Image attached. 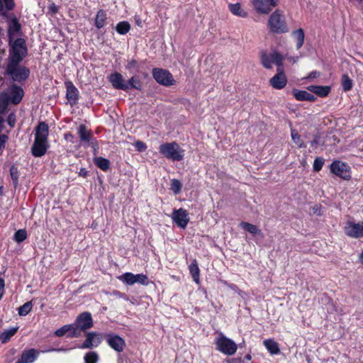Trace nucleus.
Instances as JSON below:
<instances>
[{"label": "nucleus", "instance_id": "obj_18", "mask_svg": "<svg viewBox=\"0 0 363 363\" xmlns=\"http://www.w3.org/2000/svg\"><path fill=\"white\" fill-rule=\"evenodd\" d=\"M49 147L48 141L35 139L32 147L33 155L35 157L44 155Z\"/></svg>", "mask_w": 363, "mask_h": 363}, {"label": "nucleus", "instance_id": "obj_55", "mask_svg": "<svg viewBox=\"0 0 363 363\" xmlns=\"http://www.w3.org/2000/svg\"><path fill=\"white\" fill-rule=\"evenodd\" d=\"M359 260L361 264L363 266V250L359 255Z\"/></svg>", "mask_w": 363, "mask_h": 363}, {"label": "nucleus", "instance_id": "obj_31", "mask_svg": "<svg viewBox=\"0 0 363 363\" xmlns=\"http://www.w3.org/2000/svg\"><path fill=\"white\" fill-rule=\"evenodd\" d=\"M18 328L14 327L7 330H5L0 334V341L2 343L7 342L12 336H13L18 331Z\"/></svg>", "mask_w": 363, "mask_h": 363}, {"label": "nucleus", "instance_id": "obj_23", "mask_svg": "<svg viewBox=\"0 0 363 363\" xmlns=\"http://www.w3.org/2000/svg\"><path fill=\"white\" fill-rule=\"evenodd\" d=\"M292 93L295 99L298 101H314L315 100V97L306 91L294 89Z\"/></svg>", "mask_w": 363, "mask_h": 363}, {"label": "nucleus", "instance_id": "obj_8", "mask_svg": "<svg viewBox=\"0 0 363 363\" xmlns=\"http://www.w3.org/2000/svg\"><path fill=\"white\" fill-rule=\"evenodd\" d=\"M345 235L350 238L358 239L363 238V221L356 223L353 220H348L344 226Z\"/></svg>", "mask_w": 363, "mask_h": 363}, {"label": "nucleus", "instance_id": "obj_47", "mask_svg": "<svg viewBox=\"0 0 363 363\" xmlns=\"http://www.w3.org/2000/svg\"><path fill=\"white\" fill-rule=\"evenodd\" d=\"M7 140L8 137L6 135H0V155L2 154V152L5 148V144Z\"/></svg>", "mask_w": 363, "mask_h": 363}, {"label": "nucleus", "instance_id": "obj_48", "mask_svg": "<svg viewBox=\"0 0 363 363\" xmlns=\"http://www.w3.org/2000/svg\"><path fill=\"white\" fill-rule=\"evenodd\" d=\"M7 10H12L14 8L15 4L13 0H2Z\"/></svg>", "mask_w": 363, "mask_h": 363}, {"label": "nucleus", "instance_id": "obj_40", "mask_svg": "<svg viewBox=\"0 0 363 363\" xmlns=\"http://www.w3.org/2000/svg\"><path fill=\"white\" fill-rule=\"evenodd\" d=\"M84 359L85 363H96L99 359V356L96 352H89L85 354Z\"/></svg>", "mask_w": 363, "mask_h": 363}, {"label": "nucleus", "instance_id": "obj_38", "mask_svg": "<svg viewBox=\"0 0 363 363\" xmlns=\"http://www.w3.org/2000/svg\"><path fill=\"white\" fill-rule=\"evenodd\" d=\"M33 304L30 301L25 303L18 308V314L21 316L26 315L32 310Z\"/></svg>", "mask_w": 363, "mask_h": 363}, {"label": "nucleus", "instance_id": "obj_54", "mask_svg": "<svg viewBox=\"0 0 363 363\" xmlns=\"http://www.w3.org/2000/svg\"><path fill=\"white\" fill-rule=\"evenodd\" d=\"M289 60L294 64L298 60V57H289Z\"/></svg>", "mask_w": 363, "mask_h": 363}, {"label": "nucleus", "instance_id": "obj_7", "mask_svg": "<svg viewBox=\"0 0 363 363\" xmlns=\"http://www.w3.org/2000/svg\"><path fill=\"white\" fill-rule=\"evenodd\" d=\"M118 279L122 282L125 283L130 286L136 283H139L144 286H147L149 284L148 277L144 274H134L130 272H125L119 276Z\"/></svg>", "mask_w": 363, "mask_h": 363}, {"label": "nucleus", "instance_id": "obj_12", "mask_svg": "<svg viewBox=\"0 0 363 363\" xmlns=\"http://www.w3.org/2000/svg\"><path fill=\"white\" fill-rule=\"evenodd\" d=\"M76 330L80 329L81 330L85 331L92 328L93 319L91 315L89 312H84L78 315L74 324H73Z\"/></svg>", "mask_w": 363, "mask_h": 363}, {"label": "nucleus", "instance_id": "obj_33", "mask_svg": "<svg viewBox=\"0 0 363 363\" xmlns=\"http://www.w3.org/2000/svg\"><path fill=\"white\" fill-rule=\"evenodd\" d=\"M94 162L99 168L103 171H106L110 167L109 160L102 157H94Z\"/></svg>", "mask_w": 363, "mask_h": 363}, {"label": "nucleus", "instance_id": "obj_60", "mask_svg": "<svg viewBox=\"0 0 363 363\" xmlns=\"http://www.w3.org/2000/svg\"><path fill=\"white\" fill-rule=\"evenodd\" d=\"M4 6L2 4V0H0V11L3 10Z\"/></svg>", "mask_w": 363, "mask_h": 363}, {"label": "nucleus", "instance_id": "obj_46", "mask_svg": "<svg viewBox=\"0 0 363 363\" xmlns=\"http://www.w3.org/2000/svg\"><path fill=\"white\" fill-rule=\"evenodd\" d=\"M134 145L138 152H143L147 149V145H145V143L140 140L136 141L134 143Z\"/></svg>", "mask_w": 363, "mask_h": 363}, {"label": "nucleus", "instance_id": "obj_41", "mask_svg": "<svg viewBox=\"0 0 363 363\" xmlns=\"http://www.w3.org/2000/svg\"><path fill=\"white\" fill-rule=\"evenodd\" d=\"M291 135L293 141L299 147H303V143L301 139V136L299 135L298 131L295 129L291 130Z\"/></svg>", "mask_w": 363, "mask_h": 363}, {"label": "nucleus", "instance_id": "obj_2", "mask_svg": "<svg viewBox=\"0 0 363 363\" xmlns=\"http://www.w3.org/2000/svg\"><path fill=\"white\" fill-rule=\"evenodd\" d=\"M159 150L163 156L172 161H180L184 158V150L175 142L163 143Z\"/></svg>", "mask_w": 363, "mask_h": 363}, {"label": "nucleus", "instance_id": "obj_1", "mask_svg": "<svg viewBox=\"0 0 363 363\" xmlns=\"http://www.w3.org/2000/svg\"><path fill=\"white\" fill-rule=\"evenodd\" d=\"M21 62L8 61L6 67V74L9 75L16 82L26 80L30 74L29 69L25 66L20 65Z\"/></svg>", "mask_w": 363, "mask_h": 363}, {"label": "nucleus", "instance_id": "obj_56", "mask_svg": "<svg viewBox=\"0 0 363 363\" xmlns=\"http://www.w3.org/2000/svg\"><path fill=\"white\" fill-rule=\"evenodd\" d=\"M65 137L67 140H69L71 138H73L72 135L70 133L66 134Z\"/></svg>", "mask_w": 363, "mask_h": 363}, {"label": "nucleus", "instance_id": "obj_58", "mask_svg": "<svg viewBox=\"0 0 363 363\" xmlns=\"http://www.w3.org/2000/svg\"><path fill=\"white\" fill-rule=\"evenodd\" d=\"M91 144L94 146V154L96 155V147L95 146H96V143H93L91 142Z\"/></svg>", "mask_w": 363, "mask_h": 363}, {"label": "nucleus", "instance_id": "obj_30", "mask_svg": "<svg viewBox=\"0 0 363 363\" xmlns=\"http://www.w3.org/2000/svg\"><path fill=\"white\" fill-rule=\"evenodd\" d=\"M107 18L106 13L104 10H99L95 18V26L97 28H103Z\"/></svg>", "mask_w": 363, "mask_h": 363}, {"label": "nucleus", "instance_id": "obj_13", "mask_svg": "<svg viewBox=\"0 0 363 363\" xmlns=\"http://www.w3.org/2000/svg\"><path fill=\"white\" fill-rule=\"evenodd\" d=\"M172 218L174 223H175L179 227L184 229L189 221V218L186 210L179 208L174 210L172 215Z\"/></svg>", "mask_w": 363, "mask_h": 363}, {"label": "nucleus", "instance_id": "obj_5", "mask_svg": "<svg viewBox=\"0 0 363 363\" xmlns=\"http://www.w3.org/2000/svg\"><path fill=\"white\" fill-rule=\"evenodd\" d=\"M216 345L217 350L225 354L233 355L237 351V345L223 334L216 338Z\"/></svg>", "mask_w": 363, "mask_h": 363}, {"label": "nucleus", "instance_id": "obj_63", "mask_svg": "<svg viewBox=\"0 0 363 363\" xmlns=\"http://www.w3.org/2000/svg\"><path fill=\"white\" fill-rule=\"evenodd\" d=\"M13 171V168L11 169V172ZM11 174L13 175V172H11Z\"/></svg>", "mask_w": 363, "mask_h": 363}, {"label": "nucleus", "instance_id": "obj_10", "mask_svg": "<svg viewBox=\"0 0 363 363\" xmlns=\"http://www.w3.org/2000/svg\"><path fill=\"white\" fill-rule=\"evenodd\" d=\"M152 75L156 82L163 86H168L175 84L172 74L167 70L155 68L152 71Z\"/></svg>", "mask_w": 363, "mask_h": 363}, {"label": "nucleus", "instance_id": "obj_6", "mask_svg": "<svg viewBox=\"0 0 363 363\" xmlns=\"http://www.w3.org/2000/svg\"><path fill=\"white\" fill-rule=\"evenodd\" d=\"M330 169L333 174L344 180H350L351 179V168L344 162L340 160L333 161L330 166Z\"/></svg>", "mask_w": 363, "mask_h": 363}, {"label": "nucleus", "instance_id": "obj_39", "mask_svg": "<svg viewBox=\"0 0 363 363\" xmlns=\"http://www.w3.org/2000/svg\"><path fill=\"white\" fill-rule=\"evenodd\" d=\"M9 97L7 94L3 93L0 94V112H4L8 106Z\"/></svg>", "mask_w": 363, "mask_h": 363}, {"label": "nucleus", "instance_id": "obj_42", "mask_svg": "<svg viewBox=\"0 0 363 363\" xmlns=\"http://www.w3.org/2000/svg\"><path fill=\"white\" fill-rule=\"evenodd\" d=\"M27 238L26 230L24 229H20L17 230L14 234V240L20 243L24 241Z\"/></svg>", "mask_w": 363, "mask_h": 363}, {"label": "nucleus", "instance_id": "obj_28", "mask_svg": "<svg viewBox=\"0 0 363 363\" xmlns=\"http://www.w3.org/2000/svg\"><path fill=\"white\" fill-rule=\"evenodd\" d=\"M240 227L253 235H262V232L259 228L252 223L243 221L240 223Z\"/></svg>", "mask_w": 363, "mask_h": 363}, {"label": "nucleus", "instance_id": "obj_4", "mask_svg": "<svg viewBox=\"0 0 363 363\" xmlns=\"http://www.w3.org/2000/svg\"><path fill=\"white\" fill-rule=\"evenodd\" d=\"M268 25L274 33H285L288 30L285 18L279 10H276L269 16Z\"/></svg>", "mask_w": 363, "mask_h": 363}, {"label": "nucleus", "instance_id": "obj_50", "mask_svg": "<svg viewBox=\"0 0 363 363\" xmlns=\"http://www.w3.org/2000/svg\"><path fill=\"white\" fill-rule=\"evenodd\" d=\"M137 61L135 60H131L128 62L126 68L128 69H131L135 68L137 66Z\"/></svg>", "mask_w": 363, "mask_h": 363}, {"label": "nucleus", "instance_id": "obj_32", "mask_svg": "<svg viewBox=\"0 0 363 363\" xmlns=\"http://www.w3.org/2000/svg\"><path fill=\"white\" fill-rule=\"evenodd\" d=\"M78 134L82 141L90 143L91 133L87 130L84 125H80L78 128Z\"/></svg>", "mask_w": 363, "mask_h": 363}, {"label": "nucleus", "instance_id": "obj_29", "mask_svg": "<svg viewBox=\"0 0 363 363\" xmlns=\"http://www.w3.org/2000/svg\"><path fill=\"white\" fill-rule=\"evenodd\" d=\"M292 35L296 43V49L299 50L304 43L305 35L303 30L302 28H299L292 33Z\"/></svg>", "mask_w": 363, "mask_h": 363}, {"label": "nucleus", "instance_id": "obj_14", "mask_svg": "<svg viewBox=\"0 0 363 363\" xmlns=\"http://www.w3.org/2000/svg\"><path fill=\"white\" fill-rule=\"evenodd\" d=\"M101 335L99 333L91 332L86 334L84 342L79 346L80 349H91L99 346L101 342Z\"/></svg>", "mask_w": 363, "mask_h": 363}, {"label": "nucleus", "instance_id": "obj_52", "mask_svg": "<svg viewBox=\"0 0 363 363\" xmlns=\"http://www.w3.org/2000/svg\"><path fill=\"white\" fill-rule=\"evenodd\" d=\"M79 176L86 177L87 175V171L85 168H82L79 172Z\"/></svg>", "mask_w": 363, "mask_h": 363}, {"label": "nucleus", "instance_id": "obj_19", "mask_svg": "<svg viewBox=\"0 0 363 363\" xmlns=\"http://www.w3.org/2000/svg\"><path fill=\"white\" fill-rule=\"evenodd\" d=\"M65 85L67 89V99L71 106H74L77 104L78 100V90L70 82H66Z\"/></svg>", "mask_w": 363, "mask_h": 363}, {"label": "nucleus", "instance_id": "obj_25", "mask_svg": "<svg viewBox=\"0 0 363 363\" xmlns=\"http://www.w3.org/2000/svg\"><path fill=\"white\" fill-rule=\"evenodd\" d=\"M308 89L313 93L317 94L318 96L325 97L328 95L330 91V86H315L312 85L308 87Z\"/></svg>", "mask_w": 363, "mask_h": 363}, {"label": "nucleus", "instance_id": "obj_51", "mask_svg": "<svg viewBox=\"0 0 363 363\" xmlns=\"http://www.w3.org/2000/svg\"><path fill=\"white\" fill-rule=\"evenodd\" d=\"M320 76V72H317V71H313V72H311L308 78H310V79H314V78H316Z\"/></svg>", "mask_w": 363, "mask_h": 363}, {"label": "nucleus", "instance_id": "obj_26", "mask_svg": "<svg viewBox=\"0 0 363 363\" xmlns=\"http://www.w3.org/2000/svg\"><path fill=\"white\" fill-rule=\"evenodd\" d=\"M228 9L235 16L240 18H246L248 14L241 6L240 3L229 4Z\"/></svg>", "mask_w": 363, "mask_h": 363}, {"label": "nucleus", "instance_id": "obj_15", "mask_svg": "<svg viewBox=\"0 0 363 363\" xmlns=\"http://www.w3.org/2000/svg\"><path fill=\"white\" fill-rule=\"evenodd\" d=\"M109 82L113 88L116 89H121L123 91H127L129 89V85L127 84L121 75V74L118 72H115L111 74L109 77Z\"/></svg>", "mask_w": 363, "mask_h": 363}, {"label": "nucleus", "instance_id": "obj_44", "mask_svg": "<svg viewBox=\"0 0 363 363\" xmlns=\"http://www.w3.org/2000/svg\"><path fill=\"white\" fill-rule=\"evenodd\" d=\"M21 30V25L16 20H13L9 27V35L13 33L18 32ZM11 41V36H10V42Z\"/></svg>", "mask_w": 363, "mask_h": 363}, {"label": "nucleus", "instance_id": "obj_45", "mask_svg": "<svg viewBox=\"0 0 363 363\" xmlns=\"http://www.w3.org/2000/svg\"><path fill=\"white\" fill-rule=\"evenodd\" d=\"M324 164V160L320 157H316L313 162V169L316 172L320 171Z\"/></svg>", "mask_w": 363, "mask_h": 363}, {"label": "nucleus", "instance_id": "obj_21", "mask_svg": "<svg viewBox=\"0 0 363 363\" xmlns=\"http://www.w3.org/2000/svg\"><path fill=\"white\" fill-rule=\"evenodd\" d=\"M48 125L45 122H40L35 130V139L48 141Z\"/></svg>", "mask_w": 363, "mask_h": 363}, {"label": "nucleus", "instance_id": "obj_20", "mask_svg": "<svg viewBox=\"0 0 363 363\" xmlns=\"http://www.w3.org/2000/svg\"><path fill=\"white\" fill-rule=\"evenodd\" d=\"M9 94L10 96H9V97L10 101L13 104H17L20 103L23 96V90L20 86L13 84L11 86Z\"/></svg>", "mask_w": 363, "mask_h": 363}, {"label": "nucleus", "instance_id": "obj_34", "mask_svg": "<svg viewBox=\"0 0 363 363\" xmlns=\"http://www.w3.org/2000/svg\"><path fill=\"white\" fill-rule=\"evenodd\" d=\"M189 271L193 277L194 281L198 284L199 282L200 270L196 260L193 261L190 264Z\"/></svg>", "mask_w": 363, "mask_h": 363}, {"label": "nucleus", "instance_id": "obj_59", "mask_svg": "<svg viewBox=\"0 0 363 363\" xmlns=\"http://www.w3.org/2000/svg\"><path fill=\"white\" fill-rule=\"evenodd\" d=\"M350 1H352V2H356L358 4H361L362 0H350Z\"/></svg>", "mask_w": 363, "mask_h": 363}, {"label": "nucleus", "instance_id": "obj_35", "mask_svg": "<svg viewBox=\"0 0 363 363\" xmlns=\"http://www.w3.org/2000/svg\"><path fill=\"white\" fill-rule=\"evenodd\" d=\"M130 25L127 21H122L116 25V30L121 35H125L129 32Z\"/></svg>", "mask_w": 363, "mask_h": 363}, {"label": "nucleus", "instance_id": "obj_37", "mask_svg": "<svg viewBox=\"0 0 363 363\" xmlns=\"http://www.w3.org/2000/svg\"><path fill=\"white\" fill-rule=\"evenodd\" d=\"M352 80L347 74L342 77V86L344 91H350L352 88Z\"/></svg>", "mask_w": 363, "mask_h": 363}, {"label": "nucleus", "instance_id": "obj_27", "mask_svg": "<svg viewBox=\"0 0 363 363\" xmlns=\"http://www.w3.org/2000/svg\"><path fill=\"white\" fill-rule=\"evenodd\" d=\"M264 345L272 354H277L280 352L279 345L272 339H267L264 340Z\"/></svg>", "mask_w": 363, "mask_h": 363}, {"label": "nucleus", "instance_id": "obj_36", "mask_svg": "<svg viewBox=\"0 0 363 363\" xmlns=\"http://www.w3.org/2000/svg\"><path fill=\"white\" fill-rule=\"evenodd\" d=\"M126 83L128 84L129 89L133 88L138 90L142 89V82H140L139 77L137 76L131 77Z\"/></svg>", "mask_w": 363, "mask_h": 363}, {"label": "nucleus", "instance_id": "obj_22", "mask_svg": "<svg viewBox=\"0 0 363 363\" xmlns=\"http://www.w3.org/2000/svg\"><path fill=\"white\" fill-rule=\"evenodd\" d=\"M38 352L35 349H30L23 352L21 359L18 363H33L36 359Z\"/></svg>", "mask_w": 363, "mask_h": 363}, {"label": "nucleus", "instance_id": "obj_53", "mask_svg": "<svg viewBox=\"0 0 363 363\" xmlns=\"http://www.w3.org/2000/svg\"><path fill=\"white\" fill-rule=\"evenodd\" d=\"M9 123L11 126H13L15 123V118H13V115H10L9 116Z\"/></svg>", "mask_w": 363, "mask_h": 363}, {"label": "nucleus", "instance_id": "obj_61", "mask_svg": "<svg viewBox=\"0 0 363 363\" xmlns=\"http://www.w3.org/2000/svg\"><path fill=\"white\" fill-rule=\"evenodd\" d=\"M65 350L63 349H53L52 351H65Z\"/></svg>", "mask_w": 363, "mask_h": 363}, {"label": "nucleus", "instance_id": "obj_9", "mask_svg": "<svg viewBox=\"0 0 363 363\" xmlns=\"http://www.w3.org/2000/svg\"><path fill=\"white\" fill-rule=\"evenodd\" d=\"M260 60L263 67L267 69H271L273 64H275L279 67L282 66L284 57L280 53L277 52H273L270 54L262 52L260 55Z\"/></svg>", "mask_w": 363, "mask_h": 363}, {"label": "nucleus", "instance_id": "obj_49", "mask_svg": "<svg viewBox=\"0 0 363 363\" xmlns=\"http://www.w3.org/2000/svg\"><path fill=\"white\" fill-rule=\"evenodd\" d=\"M5 281L4 279L0 277V301L1 300L4 293Z\"/></svg>", "mask_w": 363, "mask_h": 363}, {"label": "nucleus", "instance_id": "obj_62", "mask_svg": "<svg viewBox=\"0 0 363 363\" xmlns=\"http://www.w3.org/2000/svg\"><path fill=\"white\" fill-rule=\"evenodd\" d=\"M3 186H0V195L2 194Z\"/></svg>", "mask_w": 363, "mask_h": 363}, {"label": "nucleus", "instance_id": "obj_11", "mask_svg": "<svg viewBox=\"0 0 363 363\" xmlns=\"http://www.w3.org/2000/svg\"><path fill=\"white\" fill-rule=\"evenodd\" d=\"M252 3L258 13L267 14L277 5V0H252Z\"/></svg>", "mask_w": 363, "mask_h": 363}, {"label": "nucleus", "instance_id": "obj_16", "mask_svg": "<svg viewBox=\"0 0 363 363\" xmlns=\"http://www.w3.org/2000/svg\"><path fill=\"white\" fill-rule=\"evenodd\" d=\"M287 83V79L282 69L278 68L277 74L270 79L271 86L276 89H283Z\"/></svg>", "mask_w": 363, "mask_h": 363}, {"label": "nucleus", "instance_id": "obj_3", "mask_svg": "<svg viewBox=\"0 0 363 363\" xmlns=\"http://www.w3.org/2000/svg\"><path fill=\"white\" fill-rule=\"evenodd\" d=\"M27 54L26 42L23 38H18L11 44L8 61H22Z\"/></svg>", "mask_w": 363, "mask_h": 363}, {"label": "nucleus", "instance_id": "obj_24", "mask_svg": "<svg viewBox=\"0 0 363 363\" xmlns=\"http://www.w3.org/2000/svg\"><path fill=\"white\" fill-rule=\"evenodd\" d=\"M68 332H72V333L68 335L70 337L78 336V334L76 332V328H74V325L72 324L65 325L61 327L55 332V334L57 337H62Z\"/></svg>", "mask_w": 363, "mask_h": 363}, {"label": "nucleus", "instance_id": "obj_43", "mask_svg": "<svg viewBox=\"0 0 363 363\" xmlns=\"http://www.w3.org/2000/svg\"><path fill=\"white\" fill-rule=\"evenodd\" d=\"M170 189L174 192V194H178L182 189L181 182L177 179H172Z\"/></svg>", "mask_w": 363, "mask_h": 363}, {"label": "nucleus", "instance_id": "obj_17", "mask_svg": "<svg viewBox=\"0 0 363 363\" xmlns=\"http://www.w3.org/2000/svg\"><path fill=\"white\" fill-rule=\"evenodd\" d=\"M107 343L114 350L121 352L125 347V340L117 335H108Z\"/></svg>", "mask_w": 363, "mask_h": 363}, {"label": "nucleus", "instance_id": "obj_57", "mask_svg": "<svg viewBox=\"0 0 363 363\" xmlns=\"http://www.w3.org/2000/svg\"><path fill=\"white\" fill-rule=\"evenodd\" d=\"M3 123H4V119L2 118V117L0 116V132L2 130Z\"/></svg>", "mask_w": 363, "mask_h": 363}]
</instances>
